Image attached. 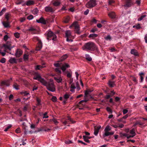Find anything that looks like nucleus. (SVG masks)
Segmentation results:
<instances>
[{"label":"nucleus","mask_w":147,"mask_h":147,"mask_svg":"<svg viewBox=\"0 0 147 147\" xmlns=\"http://www.w3.org/2000/svg\"><path fill=\"white\" fill-rule=\"evenodd\" d=\"M6 59L4 58H2L0 60V62L3 63H4L5 62Z\"/></svg>","instance_id":"nucleus-52"},{"label":"nucleus","mask_w":147,"mask_h":147,"mask_svg":"<svg viewBox=\"0 0 147 147\" xmlns=\"http://www.w3.org/2000/svg\"><path fill=\"white\" fill-rule=\"evenodd\" d=\"M34 79L40 81L43 85L46 86L49 90L54 92L55 90V88L54 84L52 81L47 82L44 79L42 78L39 75H38L34 77Z\"/></svg>","instance_id":"nucleus-1"},{"label":"nucleus","mask_w":147,"mask_h":147,"mask_svg":"<svg viewBox=\"0 0 147 147\" xmlns=\"http://www.w3.org/2000/svg\"><path fill=\"white\" fill-rule=\"evenodd\" d=\"M111 127L109 126H107L104 130L105 132L103 135V136L104 137L113 134H114V131L109 132V131L111 130Z\"/></svg>","instance_id":"nucleus-4"},{"label":"nucleus","mask_w":147,"mask_h":147,"mask_svg":"<svg viewBox=\"0 0 147 147\" xmlns=\"http://www.w3.org/2000/svg\"><path fill=\"white\" fill-rule=\"evenodd\" d=\"M85 49L86 50L91 51H94L95 49H96L97 51L98 52V50L97 49L96 47L95 44L91 42H89L85 44L84 45Z\"/></svg>","instance_id":"nucleus-2"},{"label":"nucleus","mask_w":147,"mask_h":147,"mask_svg":"<svg viewBox=\"0 0 147 147\" xmlns=\"http://www.w3.org/2000/svg\"><path fill=\"white\" fill-rule=\"evenodd\" d=\"M2 23L5 28H7L10 27L9 24L8 22H2Z\"/></svg>","instance_id":"nucleus-27"},{"label":"nucleus","mask_w":147,"mask_h":147,"mask_svg":"<svg viewBox=\"0 0 147 147\" xmlns=\"http://www.w3.org/2000/svg\"><path fill=\"white\" fill-rule=\"evenodd\" d=\"M128 111L126 109H124L123 110V112L124 115L125 114L128 112Z\"/></svg>","instance_id":"nucleus-59"},{"label":"nucleus","mask_w":147,"mask_h":147,"mask_svg":"<svg viewBox=\"0 0 147 147\" xmlns=\"http://www.w3.org/2000/svg\"><path fill=\"white\" fill-rule=\"evenodd\" d=\"M26 20V18L25 17L21 18L20 20V21L21 22H24Z\"/></svg>","instance_id":"nucleus-57"},{"label":"nucleus","mask_w":147,"mask_h":147,"mask_svg":"<svg viewBox=\"0 0 147 147\" xmlns=\"http://www.w3.org/2000/svg\"><path fill=\"white\" fill-rule=\"evenodd\" d=\"M106 109L107 111L109 112L110 113H112V110H111V108L109 107H107L106 108Z\"/></svg>","instance_id":"nucleus-50"},{"label":"nucleus","mask_w":147,"mask_h":147,"mask_svg":"<svg viewBox=\"0 0 147 147\" xmlns=\"http://www.w3.org/2000/svg\"><path fill=\"white\" fill-rule=\"evenodd\" d=\"M91 92V91L89 90H86L85 92V96H86L88 97V95L89 94V93Z\"/></svg>","instance_id":"nucleus-42"},{"label":"nucleus","mask_w":147,"mask_h":147,"mask_svg":"<svg viewBox=\"0 0 147 147\" xmlns=\"http://www.w3.org/2000/svg\"><path fill=\"white\" fill-rule=\"evenodd\" d=\"M85 56L86 60L90 61H92V58L88 54H86Z\"/></svg>","instance_id":"nucleus-29"},{"label":"nucleus","mask_w":147,"mask_h":147,"mask_svg":"<svg viewBox=\"0 0 147 147\" xmlns=\"http://www.w3.org/2000/svg\"><path fill=\"white\" fill-rule=\"evenodd\" d=\"M10 80H5L1 82L0 85L1 86L5 85L7 86L8 87L10 86Z\"/></svg>","instance_id":"nucleus-10"},{"label":"nucleus","mask_w":147,"mask_h":147,"mask_svg":"<svg viewBox=\"0 0 147 147\" xmlns=\"http://www.w3.org/2000/svg\"><path fill=\"white\" fill-rule=\"evenodd\" d=\"M8 35H5L4 36V38H3L4 40L5 41H7V40L8 39Z\"/></svg>","instance_id":"nucleus-61"},{"label":"nucleus","mask_w":147,"mask_h":147,"mask_svg":"<svg viewBox=\"0 0 147 147\" xmlns=\"http://www.w3.org/2000/svg\"><path fill=\"white\" fill-rule=\"evenodd\" d=\"M34 4V2L32 0H29L27 1L26 3H25V5H26L28 6L32 5Z\"/></svg>","instance_id":"nucleus-25"},{"label":"nucleus","mask_w":147,"mask_h":147,"mask_svg":"<svg viewBox=\"0 0 147 147\" xmlns=\"http://www.w3.org/2000/svg\"><path fill=\"white\" fill-rule=\"evenodd\" d=\"M98 35L96 34L93 33L89 35V38H95L97 37Z\"/></svg>","instance_id":"nucleus-32"},{"label":"nucleus","mask_w":147,"mask_h":147,"mask_svg":"<svg viewBox=\"0 0 147 147\" xmlns=\"http://www.w3.org/2000/svg\"><path fill=\"white\" fill-rule=\"evenodd\" d=\"M71 36V31L69 30H68L65 32V36L66 38V40L67 42H71L73 41V40L71 39H69Z\"/></svg>","instance_id":"nucleus-9"},{"label":"nucleus","mask_w":147,"mask_h":147,"mask_svg":"<svg viewBox=\"0 0 147 147\" xmlns=\"http://www.w3.org/2000/svg\"><path fill=\"white\" fill-rule=\"evenodd\" d=\"M89 11V10L88 9H87L84 12V14L86 15H87Z\"/></svg>","instance_id":"nucleus-62"},{"label":"nucleus","mask_w":147,"mask_h":147,"mask_svg":"<svg viewBox=\"0 0 147 147\" xmlns=\"http://www.w3.org/2000/svg\"><path fill=\"white\" fill-rule=\"evenodd\" d=\"M146 16V15H144L142 16L140 18H138V21H140L142 20L144 18H145Z\"/></svg>","instance_id":"nucleus-46"},{"label":"nucleus","mask_w":147,"mask_h":147,"mask_svg":"<svg viewBox=\"0 0 147 147\" xmlns=\"http://www.w3.org/2000/svg\"><path fill=\"white\" fill-rule=\"evenodd\" d=\"M6 9L5 7H3L0 12V16L2 15L3 13L6 11Z\"/></svg>","instance_id":"nucleus-33"},{"label":"nucleus","mask_w":147,"mask_h":147,"mask_svg":"<svg viewBox=\"0 0 147 147\" xmlns=\"http://www.w3.org/2000/svg\"><path fill=\"white\" fill-rule=\"evenodd\" d=\"M67 57V55L66 54H65L62 56L60 58L61 61H63L66 59Z\"/></svg>","instance_id":"nucleus-34"},{"label":"nucleus","mask_w":147,"mask_h":147,"mask_svg":"<svg viewBox=\"0 0 147 147\" xmlns=\"http://www.w3.org/2000/svg\"><path fill=\"white\" fill-rule=\"evenodd\" d=\"M68 120H69L72 123H74L75 122L73 121L70 117H68L67 119Z\"/></svg>","instance_id":"nucleus-58"},{"label":"nucleus","mask_w":147,"mask_h":147,"mask_svg":"<svg viewBox=\"0 0 147 147\" xmlns=\"http://www.w3.org/2000/svg\"><path fill=\"white\" fill-rule=\"evenodd\" d=\"M72 26L74 27L76 32L78 34H80V28L78 22H74L72 24Z\"/></svg>","instance_id":"nucleus-7"},{"label":"nucleus","mask_w":147,"mask_h":147,"mask_svg":"<svg viewBox=\"0 0 147 147\" xmlns=\"http://www.w3.org/2000/svg\"><path fill=\"white\" fill-rule=\"evenodd\" d=\"M45 10L48 12H53L54 11L53 9L50 6H47L45 7Z\"/></svg>","instance_id":"nucleus-15"},{"label":"nucleus","mask_w":147,"mask_h":147,"mask_svg":"<svg viewBox=\"0 0 147 147\" xmlns=\"http://www.w3.org/2000/svg\"><path fill=\"white\" fill-rule=\"evenodd\" d=\"M45 67V66L43 64L42 65H37L36 67H35L36 69H40L41 68Z\"/></svg>","instance_id":"nucleus-28"},{"label":"nucleus","mask_w":147,"mask_h":147,"mask_svg":"<svg viewBox=\"0 0 147 147\" xmlns=\"http://www.w3.org/2000/svg\"><path fill=\"white\" fill-rule=\"evenodd\" d=\"M14 36L17 38H18L20 36V34L18 32H16L14 33Z\"/></svg>","instance_id":"nucleus-53"},{"label":"nucleus","mask_w":147,"mask_h":147,"mask_svg":"<svg viewBox=\"0 0 147 147\" xmlns=\"http://www.w3.org/2000/svg\"><path fill=\"white\" fill-rule=\"evenodd\" d=\"M131 53L135 56H138V54L137 51L135 49H132L130 51Z\"/></svg>","instance_id":"nucleus-20"},{"label":"nucleus","mask_w":147,"mask_h":147,"mask_svg":"<svg viewBox=\"0 0 147 147\" xmlns=\"http://www.w3.org/2000/svg\"><path fill=\"white\" fill-rule=\"evenodd\" d=\"M11 127V125H9L8 126H7L6 127L5 129L4 130V131H8L9 129Z\"/></svg>","instance_id":"nucleus-48"},{"label":"nucleus","mask_w":147,"mask_h":147,"mask_svg":"<svg viewBox=\"0 0 147 147\" xmlns=\"http://www.w3.org/2000/svg\"><path fill=\"white\" fill-rule=\"evenodd\" d=\"M33 16L31 15H29L27 17V19L30 20L32 19L33 18Z\"/></svg>","instance_id":"nucleus-45"},{"label":"nucleus","mask_w":147,"mask_h":147,"mask_svg":"<svg viewBox=\"0 0 147 147\" xmlns=\"http://www.w3.org/2000/svg\"><path fill=\"white\" fill-rule=\"evenodd\" d=\"M121 136H125L127 138L129 139V138H128V137H129V134H128L126 133H123V134H121Z\"/></svg>","instance_id":"nucleus-40"},{"label":"nucleus","mask_w":147,"mask_h":147,"mask_svg":"<svg viewBox=\"0 0 147 147\" xmlns=\"http://www.w3.org/2000/svg\"><path fill=\"white\" fill-rule=\"evenodd\" d=\"M70 95L67 93H66L63 96V102L64 104H65L67 99L70 97Z\"/></svg>","instance_id":"nucleus-16"},{"label":"nucleus","mask_w":147,"mask_h":147,"mask_svg":"<svg viewBox=\"0 0 147 147\" xmlns=\"http://www.w3.org/2000/svg\"><path fill=\"white\" fill-rule=\"evenodd\" d=\"M54 65L56 67H61L60 64L58 63H55Z\"/></svg>","instance_id":"nucleus-56"},{"label":"nucleus","mask_w":147,"mask_h":147,"mask_svg":"<svg viewBox=\"0 0 147 147\" xmlns=\"http://www.w3.org/2000/svg\"><path fill=\"white\" fill-rule=\"evenodd\" d=\"M101 128V127L100 126H98L96 127L95 128L94 134L95 136H97L98 135Z\"/></svg>","instance_id":"nucleus-17"},{"label":"nucleus","mask_w":147,"mask_h":147,"mask_svg":"<svg viewBox=\"0 0 147 147\" xmlns=\"http://www.w3.org/2000/svg\"><path fill=\"white\" fill-rule=\"evenodd\" d=\"M9 62L12 64L17 63V60L15 58L11 57L9 60Z\"/></svg>","instance_id":"nucleus-21"},{"label":"nucleus","mask_w":147,"mask_h":147,"mask_svg":"<svg viewBox=\"0 0 147 147\" xmlns=\"http://www.w3.org/2000/svg\"><path fill=\"white\" fill-rule=\"evenodd\" d=\"M125 1L126 4L124 5L123 6L126 7H130L132 5V3L131 0H125Z\"/></svg>","instance_id":"nucleus-13"},{"label":"nucleus","mask_w":147,"mask_h":147,"mask_svg":"<svg viewBox=\"0 0 147 147\" xmlns=\"http://www.w3.org/2000/svg\"><path fill=\"white\" fill-rule=\"evenodd\" d=\"M84 97H85V99L84 100H81V101H80L79 102V104H80L82 103V102H86L87 101H88L90 100V99L89 98H88V97L86 96H84Z\"/></svg>","instance_id":"nucleus-24"},{"label":"nucleus","mask_w":147,"mask_h":147,"mask_svg":"<svg viewBox=\"0 0 147 147\" xmlns=\"http://www.w3.org/2000/svg\"><path fill=\"white\" fill-rule=\"evenodd\" d=\"M129 133L131 134H129V137H128V138H133L136 135L135 130L134 129H132L129 130Z\"/></svg>","instance_id":"nucleus-11"},{"label":"nucleus","mask_w":147,"mask_h":147,"mask_svg":"<svg viewBox=\"0 0 147 147\" xmlns=\"http://www.w3.org/2000/svg\"><path fill=\"white\" fill-rule=\"evenodd\" d=\"M108 16L111 18H115L116 15L113 12H111L108 14Z\"/></svg>","instance_id":"nucleus-22"},{"label":"nucleus","mask_w":147,"mask_h":147,"mask_svg":"<svg viewBox=\"0 0 147 147\" xmlns=\"http://www.w3.org/2000/svg\"><path fill=\"white\" fill-rule=\"evenodd\" d=\"M54 79L58 83H60L61 82L62 79L61 77H55Z\"/></svg>","instance_id":"nucleus-23"},{"label":"nucleus","mask_w":147,"mask_h":147,"mask_svg":"<svg viewBox=\"0 0 147 147\" xmlns=\"http://www.w3.org/2000/svg\"><path fill=\"white\" fill-rule=\"evenodd\" d=\"M55 71L59 74H61V71L60 70V69L57 67L55 69Z\"/></svg>","instance_id":"nucleus-47"},{"label":"nucleus","mask_w":147,"mask_h":147,"mask_svg":"<svg viewBox=\"0 0 147 147\" xmlns=\"http://www.w3.org/2000/svg\"><path fill=\"white\" fill-rule=\"evenodd\" d=\"M36 100L37 102V105L39 106L41 105V100L38 98H36Z\"/></svg>","instance_id":"nucleus-41"},{"label":"nucleus","mask_w":147,"mask_h":147,"mask_svg":"<svg viewBox=\"0 0 147 147\" xmlns=\"http://www.w3.org/2000/svg\"><path fill=\"white\" fill-rule=\"evenodd\" d=\"M136 27L137 29H139L141 28L140 24H138V25L135 26H133V28H134Z\"/></svg>","instance_id":"nucleus-51"},{"label":"nucleus","mask_w":147,"mask_h":147,"mask_svg":"<svg viewBox=\"0 0 147 147\" xmlns=\"http://www.w3.org/2000/svg\"><path fill=\"white\" fill-rule=\"evenodd\" d=\"M51 100L53 102H55L57 100V98L56 97L53 96L52 97Z\"/></svg>","instance_id":"nucleus-55"},{"label":"nucleus","mask_w":147,"mask_h":147,"mask_svg":"<svg viewBox=\"0 0 147 147\" xmlns=\"http://www.w3.org/2000/svg\"><path fill=\"white\" fill-rule=\"evenodd\" d=\"M15 3L17 5L21 4L23 6L25 5V2L24 1L21 0H16Z\"/></svg>","instance_id":"nucleus-19"},{"label":"nucleus","mask_w":147,"mask_h":147,"mask_svg":"<svg viewBox=\"0 0 147 147\" xmlns=\"http://www.w3.org/2000/svg\"><path fill=\"white\" fill-rule=\"evenodd\" d=\"M96 5V1L94 0H90L86 5L87 7L90 8L94 7Z\"/></svg>","instance_id":"nucleus-6"},{"label":"nucleus","mask_w":147,"mask_h":147,"mask_svg":"<svg viewBox=\"0 0 147 147\" xmlns=\"http://www.w3.org/2000/svg\"><path fill=\"white\" fill-rule=\"evenodd\" d=\"M28 58V55L27 54H24V55L23 59L24 60H27Z\"/></svg>","instance_id":"nucleus-49"},{"label":"nucleus","mask_w":147,"mask_h":147,"mask_svg":"<svg viewBox=\"0 0 147 147\" xmlns=\"http://www.w3.org/2000/svg\"><path fill=\"white\" fill-rule=\"evenodd\" d=\"M32 12L33 14L36 15L38 12V10L37 9H35L32 11Z\"/></svg>","instance_id":"nucleus-36"},{"label":"nucleus","mask_w":147,"mask_h":147,"mask_svg":"<svg viewBox=\"0 0 147 147\" xmlns=\"http://www.w3.org/2000/svg\"><path fill=\"white\" fill-rule=\"evenodd\" d=\"M36 22L38 23H41L43 24H46L45 20L42 17L40 18L39 20H36Z\"/></svg>","instance_id":"nucleus-18"},{"label":"nucleus","mask_w":147,"mask_h":147,"mask_svg":"<svg viewBox=\"0 0 147 147\" xmlns=\"http://www.w3.org/2000/svg\"><path fill=\"white\" fill-rule=\"evenodd\" d=\"M34 41H38V44L36 48V50L38 51L40 50L42 47V43L40 38L37 36L34 37L33 39Z\"/></svg>","instance_id":"nucleus-5"},{"label":"nucleus","mask_w":147,"mask_h":147,"mask_svg":"<svg viewBox=\"0 0 147 147\" xmlns=\"http://www.w3.org/2000/svg\"><path fill=\"white\" fill-rule=\"evenodd\" d=\"M60 4V2L59 1H53V5L55 6H57Z\"/></svg>","instance_id":"nucleus-26"},{"label":"nucleus","mask_w":147,"mask_h":147,"mask_svg":"<svg viewBox=\"0 0 147 147\" xmlns=\"http://www.w3.org/2000/svg\"><path fill=\"white\" fill-rule=\"evenodd\" d=\"M132 80L136 84H137L138 83V82L137 81V80L136 79V78L135 77H132Z\"/></svg>","instance_id":"nucleus-60"},{"label":"nucleus","mask_w":147,"mask_h":147,"mask_svg":"<svg viewBox=\"0 0 147 147\" xmlns=\"http://www.w3.org/2000/svg\"><path fill=\"white\" fill-rule=\"evenodd\" d=\"M83 139L85 142L90 143V141L89 140H88V136H83Z\"/></svg>","instance_id":"nucleus-30"},{"label":"nucleus","mask_w":147,"mask_h":147,"mask_svg":"<svg viewBox=\"0 0 147 147\" xmlns=\"http://www.w3.org/2000/svg\"><path fill=\"white\" fill-rule=\"evenodd\" d=\"M115 82H114L109 81V85L110 87H114L115 85Z\"/></svg>","instance_id":"nucleus-31"},{"label":"nucleus","mask_w":147,"mask_h":147,"mask_svg":"<svg viewBox=\"0 0 147 147\" xmlns=\"http://www.w3.org/2000/svg\"><path fill=\"white\" fill-rule=\"evenodd\" d=\"M10 16V14L9 13H7L5 14V18L7 21L9 20V18Z\"/></svg>","instance_id":"nucleus-38"},{"label":"nucleus","mask_w":147,"mask_h":147,"mask_svg":"<svg viewBox=\"0 0 147 147\" xmlns=\"http://www.w3.org/2000/svg\"><path fill=\"white\" fill-rule=\"evenodd\" d=\"M23 53L22 51L20 49H17L15 54L11 53V52H10L9 54L11 55L15 56L16 57H20L22 54Z\"/></svg>","instance_id":"nucleus-8"},{"label":"nucleus","mask_w":147,"mask_h":147,"mask_svg":"<svg viewBox=\"0 0 147 147\" xmlns=\"http://www.w3.org/2000/svg\"><path fill=\"white\" fill-rule=\"evenodd\" d=\"M69 20V17H67L66 18H65V19L63 20V22L65 23H68Z\"/></svg>","instance_id":"nucleus-43"},{"label":"nucleus","mask_w":147,"mask_h":147,"mask_svg":"<svg viewBox=\"0 0 147 147\" xmlns=\"http://www.w3.org/2000/svg\"><path fill=\"white\" fill-rule=\"evenodd\" d=\"M69 67L70 66L68 64L65 63L61 67L60 69L62 70L63 72L64 73L65 72L66 69Z\"/></svg>","instance_id":"nucleus-12"},{"label":"nucleus","mask_w":147,"mask_h":147,"mask_svg":"<svg viewBox=\"0 0 147 147\" xmlns=\"http://www.w3.org/2000/svg\"><path fill=\"white\" fill-rule=\"evenodd\" d=\"M76 86L74 85V84H71V88L73 89H76Z\"/></svg>","instance_id":"nucleus-63"},{"label":"nucleus","mask_w":147,"mask_h":147,"mask_svg":"<svg viewBox=\"0 0 147 147\" xmlns=\"http://www.w3.org/2000/svg\"><path fill=\"white\" fill-rule=\"evenodd\" d=\"M19 86L16 83H14L13 85V88L16 90H19Z\"/></svg>","instance_id":"nucleus-35"},{"label":"nucleus","mask_w":147,"mask_h":147,"mask_svg":"<svg viewBox=\"0 0 147 147\" xmlns=\"http://www.w3.org/2000/svg\"><path fill=\"white\" fill-rule=\"evenodd\" d=\"M114 2V1L113 0H109V5H111Z\"/></svg>","instance_id":"nucleus-64"},{"label":"nucleus","mask_w":147,"mask_h":147,"mask_svg":"<svg viewBox=\"0 0 147 147\" xmlns=\"http://www.w3.org/2000/svg\"><path fill=\"white\" fill-rule=\"evenodd\" d=\"M53 121L54 123L55 124H57L58 123L57 120L54 118H53L52 119H51L50 120V121Z\"/></svg>","instance_id":"nucleus-44"},{"label":"nucleus","mask_w":147,"mask_h":147,"mask_svg":"<svg viewBox=\"0 0 147 147\" xmlns=\"http://www.w3.org/2000/svg\"><path fill=\"white\" fill-rule=\"evenodd\" d=\"M105 38L107 40H111V37L110 35H109L105 37Z\"/></svg>","instance_id":"nucleus-39"},{"label":"nucleus","mask_w":147,"mask_h":147,"mask_svg":"<svg viewBox=\"0 0 147 147\" xmlns=\"http://www.w3.org/2000/svg\"><path fill=\"white\" fill-rule=\"evenodd\" d=\"M47 112L43 114V118H47L49 117L47 115Z\"/></svg>","instance_id":"nucleus-54"},{"label":"nucleus","mask_w":147,"mask_h":147,"mask_svg":"<svg viewBox=\"0 0 147 147\" xmlns=\"http://www.w3.org/2000/svg\"><path fill=\"white\" fill-rule=\"evenodd\" d=\"M21 94L23 95L24 96H27L28 95H30L29 92L26 91H23L21 92Z\"/></svg>","instance_id":"nucleus-37"},{"label":"nucleus","mask_w":147,"mask_h":147,"mask_svg":"<svg viewBox=\"0 0 147 147\" xmlns=\"http://www.w3.org/2000/svg\"><path fill=\"white\" fill-rule=\"evenodd\" d=\"M13 47L14 46L11 47L10 45H9L7 44H4L3 45L1 48L4 47L5 49H8L9 51H11Z\"/></svg>","instance_id":"nucleus-14"},{"label":"nucleus","mask_w":147,"mask_h":147,"mask_svg":"<svg viewBox=\"0 0 147 147\" xmlns=\"http://www.w3.org/2000/svg\"><path fill=\"white\" fill-rule=\"evenodd\" d=\"M47 39L48 40L52 39L53 40L55 41L56 40L57 36L56 35L50 30H49L47 32Z\"/></svg>","instance_id":"nucleus-3"}]
</instances>
